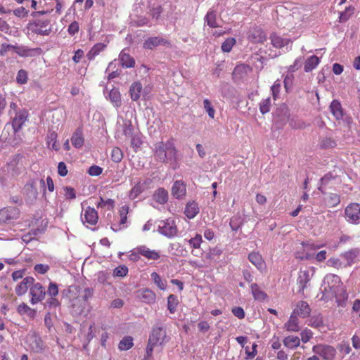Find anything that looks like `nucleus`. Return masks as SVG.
<instances>
[{"label": "nucleus", "mask_w": 360, "mask_h": 360, "mask_svg": "<svg viewBox=\"0 0 360 360\" xmlns=\"http://www.w3.org/2000/svg\"><path fill=\"white\" fill-rule=\"evenodd\" d=\"M123 133L127 137L134 136V127L130 120H124L123 124Z\"/></svg>", "instance_id": "obj_45"}, {"label": "nucleus", "mask_w": 360, "mask_h": 360, "mask_svg": "<svg viewBox=\"0 0 360 360\" xmlns=\"http://www.w3.org/2000/svg\"><path fill=\"white\" fill-rule=\"evenodd\" d=\"M123 158L122 150L119 148H115L112 150L111 159L115 162H120Z\"/></svg>", "instance_id": "obj_51"}, {"label": "nucleus", "mask_w": 360, "mask_h": 360, "mask_svg": "<svg viewBox=\"0 0 360 360\" xmlns=\"http://www.w3.org/2000/svg\"><path fill=\"white\" fill-rule=\"evenodd\" d=\"M312 351L324 360H333L336 355L335 347L328 345L318 344L313 347Z\"/></svg>", "instance_id": "obj_7"}, {"label": "nucleus", "mask_w": 360, "mask_h": 360, "mask_svg": "<svg viewBox=\"0 0 360 360\" xmlns=\"http://www.w3.org/2000/svg\"><path fill=\"white\" fill-rule=\"evenodd\" d=\"M345 217L347 222L358 224L360 222V204L352 202L345 210Z\"/></svg>", "instance_id": "obj_6"}, {"label": "nucleus", "mask_w": 360, "mask_h": 360, "mask_svg": "<svg viewBox=\"0 0 360 360\" xmlns=\"http://www.w3.org/2000/svg\"><path fill=\"white\" fill-rule=\"evenodd\" d=\"M16 82L20 84H24L27 82V73L25 70H20L18 72Z\"/></svg>", "instance_id": "obj_55"}, {"label": "nucleus", "mask_w": 360, "mask_h": 360, "mask_svg": "<svg viewBox=\"0 0 360 360\" xmlns=\"http://www.w3.org/2000/svg\"><path fill=\"white\" fill-rule=\"evenodd\" d=\"M142 91V85L139 82H134L129 89V94L131 98L133 101H137L140 98V95Z\"/></svg>", "instance_id": "obj_33"}, {"label": "nucleus", "mask_w": 360, "mask_h": 360, "mask_svg": "<svg viewBox=\"0 0 360 360\" xmlns=\"http://www.w3.org/2000/svg\"><path fill=\"white\" fill-rule=\"evenodd\" d=\"M309 326L314 328H320L323 326V318L321 316L318 315L311 318Z\"/></svg>", "instance_id": "obj_50"}, {"label": "nucleus", "mask_w": 360, "mask_h": 360, "mask_svg": "<svg viewBox=\"0 0 360 360\" xmlns=\"http://www.w3.org/2000/svg\"><path fill=\"white\" fill-rule=\"evenodd\" d=\"M300 343V340L297 336L290 335L284 338L283 344L285 347L295 349L297 348Z\"/></svg>", "instance_id": "obj_37"}, {"label": "nucleus", "mask_w": 360, "mask_h": 360, "mask_svg": "<svg viewBox=\"0 0 360 360\" xmlns=\"http://www.w3.org/2000/svg\"><path fill=\"white\" fill-rule=\"evenodd\" d=\"M285 328L288 331L298 332L300 328L298 323L297 316L292 313L288 321L285 323Z\"/></svg>", "instance_id": "obj_26"}, {"label": "nucleus", "mask_w": 360, "mask_h": 360, "mask_svg": "<svg viewBox=\"0 0 360 360\" xmlns=\"http://www.w3.org/2000/svg\"><path fill=\"white\" fill-rule=\"evenodd\" d=\"M38 187L43 190V195H45L46 184L43 179H30L24 186L22 194L27 203L32 205L36 202L39 194Z\"/></svg>", "instance_id": "obj_2"}, {"label": "nucleus", "mask_w": 360, "mask_h": 360, "mask_svg": "<svg viewBox=\"0 0 360 360\" xmlns=\"http://www.w3.org/2000/svg\"><path fill=\"white\" fill-rule=\"evenodd\" d=\"M47 294L50 297H56L58 294V285L56 283L50 282L48 290H47Z\"/></svg>", "instance_id": "obj_58"}, {"label": "nucleus", "mask_w": 360, "mask_h": 360, "mask_svg": "<svg viewBox=\"0 0 360 360\" xmlns=\"http://www.w3.org/2000/svg\"><path fill=\"white\" fill-rule=\"evenodd\" d=\"M251 292L255 300L259 301H264L267 299L268 296L266 292L260 290L257 283H252L250 285Z\"/></svg>", "instance_id": "obj_29"}, {"label": "nucleus", "mask_w": 360, "mask_h": 360, "mask_svg": "<svg viewBox=\"0 0 360 360\" xmlns=\"http://www.w3.org/2000/svg\"><path fill=\"white\" fill-rule=\"evenodd\" d=\"M98 214L95 209L88 207L84 213H82L81 219L83 224L87 223L90 225H95L98 222Z\"/></svg>", "instance_id": "obj_15"}, {"label": "nucleus", "mask_w": 360, "mask_h": 360, "mask_svg": "<svg viewBox=\"0 0 360 360\" xmlns=\"http://www.w3.org/2000/svg\"><path fill=\"white\" fill-rule=\"evenodd\" d=\"M335 179V176L333 175L331 172H328L326 174H325L322 178L320 179V186H319L318 189L322 193H325L326 192L323 189V187L324 186L328 185L331 180H333Z\"/></svg>", "instance_id": "obj_42"}, {"label": "nucleus", "mask_w": 360, "mask_h": 360, "mask_svg": "<svg viewBox=\"0 0 360 360\" xmlns=\"http://www.w3.org/2000/svg\"><path fill=\"white\" fill-rule=\"evenodd\" d=\"M301 340L304 343L307 342L311 338L313 333L311 330L305 328L301 332Z\"/></svg>", "instance_id": "obj_62"}, {"label": "nucleus", "mask_w": 360, "mask_h": 360, "mask_svg": "<svg viewBox=\"0 0 360 360\" xmlns=\"http://www.w3.org/2000/svg\"><path fill=\"white\" fill-rule=\"evenodd\" d=\"M108 98L116 108L121 107L122 103L121 94L118 89L112 88L108 94Z\"/></svg>", "instance_id": "obj_21"}, {"label": "nucleus", "mask_w": 360, "mask_h": 360, "mask_svg": "<svg viewBox=\"0 0 360 360\" xmlns=\"http://www.w3.org/2000/svg\"><path fill=\"white\" fill-rule=\"evenodd\" d=\"M127 212H128L127 207H126V208L124 207H122V210H120V221L119 226H122V229L124 227V225L126 223L127 219Z\"/></svg>", "instance_id": "obj_61"}, {"label": "nucleus", "mask_w": 360, "mask_h": 360, "mask_svg": "<svg viewBox=\"0 0 360 360\" xmlns=\"http://www.w3.org/2000/svg\"><path fill=\"white\" fill-rule=\"evenodd\" d=\"M184 242L188 243L191 248L194 249H198L200 247V244L202 242V239L200 234H196L195 237L189 240L184 239Z\"/></svg>", "instance_id": "obj_44"}, {"label": "nucleus", "mask_w": 360, "mask_h": 360, "mask_svg": "<svg viewBox=\"0 0 360 360\" xmlns=\"http://www.w3.org/2000/svg\"><path fill=\"white\" fill-rule=\"evenodd\" d=\"M34 281V279L33 277H31V276L25 277V278H23L22 282L16 286L15 293L18 296H21V295H24L27 292L28 288L31 285H33Z\"/></svg>", "instance_id": "obj_19"}, {"label": "nucleus", "mask_w": 360, "mask_h": 360, "mask_svg": "<svg viewBox=\"0 0 360 360\" xmlns=\"http://www.w3.org/2000/svg\"><path fill=\"white\" fill-rule=\"evenodd\" d=\"M15 53L21 57H34L40 56L43 51L39 47L31 49L25 46H15Z\"/></svg>", "instance_id": "obj_13"}, {"label": "nucleus", "mask_w": 360, "mask_h": 360, "mask_svg": "<svg viewBox=\"0 0 360 360\" xmlns=\"http://www.w3.org/2000/svg\"><path fill=\"white\" fill-rule=\"evenodd\" d=\"M270 39L273 46L277 49H281L285 46H288L291 43V40L290 39L282 38L275 33L271 34Z\"/></svg>", "instance_id": "obj_22"}, {"label": "nucleus", "mask_w": 360, "mask_h": 360, "mask_svg": "<svg viewBox=\"0 0 360 360\" xmlns=\"http://www.w3.org/2000/svg\"><path fill=\"white\" fill-rule=\"evenodd\" d=\"M142 192L141 185L140 183L136 184L129 192V198L135 199Z\"/></svg>", "instance_id": "obj_56"}, {"label": "nucleus", "mask_w": 360, "mask_h": 360, "mask_svg": "<svg viewBox=\"0 0 360 360\" xmlns=\"http://www.w3.org/2000/svg\"><path fill=\"white\" fill-rule=\"evenodd\" d=\"M159 233L167 238H172L176 235L177 228L174 220L167 219L159 223Z\"/></svg>", "instance_id": "obj_8"}, {"label": "nucleus", "mask_w": 360, "mask_h": 360, "mask_svg": "<svg viewBox=\"0 0 360 360\" xmlns=\"http://www.w3.org/2000/svg\"><path fill=\"white\" fill-rule=\"evenodd\" d=\"M329 108L331 113L336 118V120H340L343 118V109L339 101L333 100L330 103Z\"/></svg>", "instance_id": "obj_20"}, {"label": "nucleus", "mask_w": 360, "mask_h": 360, "mask_svg": "<svg viewBox=\"0 0 360 360\" xmlns=\"http://www.w3.org/2000/svg\"><path fill=\"white\" fill-rule=\"evenodd\" d=\"M120 60L122 66L126 68H132L135 65L134 59L129 53H125L124 50H122L120 53Z\"/></svg>", "instance_id": "obj_28"}, {"label": "nucleus", "mask_w": 360, "mask_h": 360, "mask_svg": "<svg viewBox=\"0 0 360 360\" xmlns=\"http://www.w3.org/2000/svg\"><path fill=\"white\" fill-rule=\"evenodd\" d=\"M30 295L32 296L31 303L35 304L44 300L46 295L45 288L39 283H33L30 290Z\"/></svg>", "instance_id": "obj_10"}, {"label": "nucleus", "mask_w": 360, "mask_h": 360, "mask_svg": "<svg viewBox=\"0 0 360 360\" xmlns=\"http://www.w3.org/2000/svg\"><path fill=\"white\" fill-rule=\"evenodd\" d=\"M205 21L207 25L210 27H217L218 25L216 20V11L210 9L205 17Z\"/></svg>", "instance_id": "obj_39"}, {"label": "nucleus", "mask_w": 360, "mask_h": 360, "mask_svg": "<svg viewBox=\"0 0 360 360\" xmlns=\"http://www.w3.org/2000/svg\"><path fill=\"white\" fill-rule=\"evenodd\" d=\"M139 252L146 257L148 259H158V252L155 251H150L149 249L146 248L144 246L140 247L138 248Z\"/></svg>", "instance_id": "obj_43"}, {"label": "nucleus", "mask_w": 360, "mask_h": 360, "mask_svg": "<svg viewBox=\"0 0 360 360\" xmlns=\"http://www.w3.org/2000/svg\"><path fill=\"white\" fill-rule=\"evenodd\" d=\"M203 107H204L205 111L207 112L209 117H211V118H214V117L215 111H214V109L212 107L210 100L205 99L203 101Z\"/></svg>", "instance_id": "obj_52"}, {"label": "nucleus", "mask_w": 360, "mask_h": 360, "mask_svg": "<svg viewBox=\"0 0 360 360\" xmlns=\"http://www.w3.org/2000/svg\"><path fill=\"white\" fill-rule=\"evenodd\" d=\"M186 194V185L181 180L175 181L172 188V195L176 199H182Z\"/></svg>", "instance_id": "obj_16"}, {"label": "nucleus", "mask_w": 360, "mask_h": 360, "mask_svg": "<svg viewBox=\"0 0 360 360\" xmlns=\"http://www.w3.org/2000/svg\"><path fill=\"white\" fill-rule=\"evenodd\" d=\"M319 148L323 150L333 148L337 146L336 141L330 137L322 138L319 143Z\"/></svg>", "instance_id": "obj_34"}, {"label": "nucleus", "mask_w": 360, "mask_h": 360, "mask_svg": "<svg viewBox=\"0 0 360 360\" xmlns=\"http://www.w3.org/2000/svg\"><path fill=\"white\" fill-rule=\"evenodd\" d=\"M139 297L142 300V302L146 303L153 302L155 300V292L148 288L139 290Z\"/></svg>", "instance_id": "obj_25"}, {"label": "nucleus", "mask_w": 360, "mask_h": 360, "mask_svg": "<svg viewBox=\"0 0 360 360\" xmlns=\"http://www.w3.org/2000/svg\"><path fill=\"white\" fill-rule=\"evenodd\" d=\"M248 259L259 270H262L264 267V262L258 252H253L250 253L248 255Z\"/></svg>", "instance_id": "obj_27"}, {"label": "nucleus", "mask_w": 360, "mask_h": 360, "mask_svg": "<svg viewBox=\"0 0 360 360\" xmlns=\"http://www.w3.org/2000/svg\"><path fill=\"white\" fill-rule=\"evenodd\" d=\"M231 312L236 317H237L239 319H243L245 316L244 309L240 307H233L231 309Z\"/></svg>", "instance_id": "obj_60"}, {"label": "nucleus", "mask_w": 360, "mask_h": 360, "mask_svg": "<svg viewBox=\"0 0 360 360\" xmlns=\"http://www.w3.org/2000/svg\"><path fill=\"white\" fill-rule=\"evenodd\" d=\"M103 172V168L98 165H92L88 169V173L91 176H99Z\"/></svg>", "instance_id": "obj_63"}, {"label": "nucleus", "mask_w": 360, "mask_h": 360, "mask_svg": "<svg viewBox=\"0 0 360 360\" xmlns=\"http://www.w3.org/2000/svg\"><path fill=\"white\" fill-rule=\"evenodd\" d=\"M79 29V23L77 21H73L68 26V31L70 35H75L76 33L78 32Z\"/></svg>", "instance_id": "obj_64"}, {"label": "nucleus", "mask_w": 360, "mask_h": 360, "mask_svg": "<svg viewBox=\"0 0 360 360\" xmlns=\"http://www.w3.org/2000/svg\"><path fill=\"white\" fill-rule=\"evenodd\" d=\"M248 38L252 43H263L266 39V35L261 27L256 26L249 30Z\"/></svg>", "instance_id": "obj_11"}, {"label": "nucleus", "mask_w": 360, "mask_h": 360, "mask_svg": "<svg viewBox=\"0 0 360 360\" xmlns=\"http://www.w3.org/2000/svg\"><path fill=\"white\" fill-rule=\"evenodd\" d=\"M198 213L199 207L195 201H190L186 204L184 214L188 219L194 218Z\"/></svg>", "instance_id": "obj_23"}, {"label": "nucleus", "mask_w": 360, "mask_h": 360, "mask_svg": "<svg viewBox=\"0 0 360 360\" xmlns=\"http://www.w3.org/2000/svg\"><path fill=\"white\" fill-rule=\"evenodd\" d=\"M127 273L128 268L124 265H122L114 269L113 276L117 277H124L127 274Z\"/></svg>", "instance_id": "obj_53"}, {"label": "nucleus", "mask_w": 360, "mask_h": 360, "mask_svg": "<svg viewBox=\"0 0 360 360\" xmlns=\"http://www.w3.org/2000/svg\"><path fill=\"white\" fill-rule=\"evenodd\" d=\"M274 122L280 127L283 126L289 120L290 112L288 106L283 104L276 108V111L273 113Z\"/></svg>", "instance_id": "obj_9"}, {"label": "nucleus", "mask_w": 360, "mask_h": 360, "mask_svg": "<svg viewBox=\"0 0 360 360\" xmlns=\"http://www.w3.org/2000/svg\"><path fill=\"white\" fill-rule=\"evenodd\" d=\"M179 304V300L176 295L170 294L167 297V309L171 314H174L176 311V307Z\"/></svg>", "instance_id": "obj_35"}, {"label": "nucleus", "mask_w": 360, "mask_h": 360, "mask_svg": "<svg viewBox=\"0 0 360 360\" xmlns=\"http://www.w3.org/2000/svg\"><path fill=\"white\" fill-rule=\"evenodd\" d=\"M243 224V219L240 215H235L230 219L229 225L233 231H237Z\"/></svg>", "instance_id": "obj_40"}, {"label": "nucleus", "mask_w": 360, "mask_h": 360, "mask_svg": "<svg viewBox=\"0 0 360 360\" xmlns=\"http://www.w3.org/2000/svg\"><path fill=\"white\" fill-rule=\"evenodd\" d=\"M19 210L16 207H5L0 210V223H8L18 217Z\"/></svg>", "instance_id": "obj_14"}, {"label": "nucleus", "mask_w": 360, "mask_h": 360, "mask_svg": "<svg viewBox=\"0 0 360 360\" xmlns=\"http://www.w3.org/2000/svg\"><path fill=\"white\" fill-rule=\"evenodd\" d=\"M310 281L308 271L301 272L297 278V284L300 285L299 292H303L307 287V283Z\"/></svg>", "instance_id": "obj_31"}, {"label": "nucleus", "mask_w": 360, "mask_h": 360, "mask_svg": "<svg viewBox=\"0 0 360 360\" xmlns=\"http://www.w3.org/2000/svg\"><path fill=\"white\" fill-rule=\"evenodd\" d=\"M88 307L86 302L79 300L77 297L70 300V310L72 316H77L85 313V310Z\"/></svg>", "instance_id": "obj_12"}, {"label": "nucleus", "mask_w": 360, "mask_h": 360, "mask_svg": "<svg viewBox=\"0 0 360 360\" xmlns=\"http://www.w3.org/2000/svg\"><path fill=\"white\" fill-rule=\"evenodd\" d=\"M115 201L113 200H104L102 197H100V201L98 202V207H107L108 210L113 209Z\"/></svg>", "instance_id": "obj_49"}, {"label": "nucleus", "mask_w": 360, "mask_h": 360, "mask_svg": "<svg viewBox=\"0 0 360 360\" xmlns=\"http://www.w3.org/2000/svg\"><path fill=\"white\" fill-rule=\"evenodd\" d=\"M94 288L87 287V288H85L81 292V293L79 294V296H77V297L79 300L86 302V304L89 307V300L94 296Z\"/></svg>", "instance_id": "obj_36"}, {"label": "nucleus", "mask_w": 360, "mask_h": 360, "mask_svg": "<svg viewBox=\"0 0 360 360\" xmlns=\"http://www.w3.org/2000/svg\"><path fill=\"white\" fill-rule=\"evenodd\" d=\"M133 345V338L131 336H125L120 341L118 348L121 351H127L131 349Z\"/></svg>", "instance_id": "obj_38"}, {"label": "nucleus", "mask_w": 360, "mask_h": 360, "mask_svg": "<svg viewBox=\"0 0 360 360\" xmlns=\"http://www.w3.org/2000/svg\"><path fill=\"white\" fill-rule=\"evenodd\" d=\"M158 46V37H150L145 41L143 47L147 49H152Z\"/></svg>", "instance_id": "obj_57"}, {"label": "nucleus", "mask_w": 360, "mask_h": 360, "mask_svg": "<svg viewBox=\"0 0 360 360\" xmlns=\"http://www.w3.org/2000/svg\"><path fill=\"white\" fill-rule=\"evenodd\" d=\"M236 43V39L234 38H228L226 39L224 42L221 44V50L224 52H229L232 49L233 45Z\"/></svg>", "instance_id": "obj_47"}, {"label": "nucleus", "mask_w": 360, "mask_h": 360, "mask_svg": "<svg viewBox=\"0 0 360 360\" xmlns=\"http://www.w3.org/2000/svg\"><path fill=\"white\" fill-rule=\"evenodd\" d=\"M176 153L173 143L167 141L165 144L159 146V162L168 164L169 167L175 169L177 166Z\"/></svg>", "instance_id": "obj_3"}, {"label": "nucleus", "mask_w": 360, "mask_h": 360, "mask_svg": "<svg viewBox=\"0 0 360 360\" xmlns=\"http://www.w3.org/2000/svg\"><path fill=\"white\" fill-rule=\"evenodd\" d=\"M323 293L321 299L335 297L337 300H347V294L344 289L340 278L335 274L326 275L320 288Z\"/></svg>", "instance_id": "obj_1"}, {"label": "nucleus", "mask_w": 360, "mask_h": 360, "mask_svg": "<svg viewBox=\"0 0 360 360\" xmlns=\"http://www.w3.org/2000/svg\"><path fill=\"white\" fill-rule=\"evenodd\" d=\"M320 59L316 56H310L304 63V71L306 72H311L319 64Z\"/></svg>", "instance_id": "obj_32"}, {"label": "nucleus", "mask_w": 360, "mask_h": 360, "mask_svg": "<svg viewBox=\"0 0 360 360\" xmlns=\"http://www.w3.org/2000/svg\"><path fill=\"white\" fill-rule=\"evenodd\" d=\"M27 28L32 33L38 35L47 36L51 32V26L49 19H35L30 21Z\"/></svg>", "instance_id": "obj_4"}, {"label": "nucleus", "mask_w": 360, "mask_h": 360, "mask_svg": "<svg viewBox=\"0 0 360 360\" xmlns=\"http://www.w3.org/2000/svg\"><path fill=\"white\" fill-rule=\"evenodd\" d=\"M110 278V274L105 271H99L97 274L98 283L103 285L110 284L109 279Z\"/></svg>", "instance_id": "obj_46"}, {"label": "nucleus", "mask_w": 360, "mask_h": 360, "mask_svg": "<svg viewBox=\"0 0 360 360\" xmlns=\"http://www.w3.org/2000/svg\"><path fill=\"white\" fill-rule=\"evenodd\" d=\"M44 305L45 309L48 308L49 310H53L60 308V302L56 297H50L46 300Z\"/></svg>", "instance_id": "obj_41"}, {"label": "nucleus", "mask_w": 360, "mask_h": 360, "mask_svg": "<svg viewBox=\"0 0 360 360\" xmlns=\"http://www.w3.org/2000/svg\"><path fill=\"white\" fill-rule=\"evenodd\" d=\"M72 146L75 148H81L84 143L82 127H77L72 135L70 139Z\"/></svg>", "instance_id": "obj_17"}, {"label": "nucleus", "mask_w": 360, "mask_h": 360, "mask_svg": "<svg viewBox=\"0 0 360 360\" xmlns=\"http://www.w3.org/2000/svg\"><path fill=\"white\" fill-rule=\"evenodd\" d=\"M342 257L347 261L348 265L356 262L358 257L360 256V249L354 248L342 254Z\"/></svg>", "instance_id": "obj_24"}, {"label": "nucleus", "mask_w": 360, "mask_h": 360, "mask_svg": "<svg viewBox=\"0 0 360 360\" xmlns=\"http://www.w3.org/2000/svg\"><path fill=\"white\" fill-rule=\"evenodd\" d=\"M271 98L268 97L259 103V110L262 114H266L270 111Z\"/></svg>", "instance_id": "obj_48"}, {"label": "nucleus", "mask_w": 360, "mask_h": 360, "mask_svg": "<svg viewBox=\"0 0 360 360\" xmlns=\"http://www.w3.org/2000/svg\"><path fill=\"white\" fill-rule=\"evenodd\" d=\"M18 312L20 314L31 315L34 314V310L30 308L26 304L22 303L18 307Z\"/></svg>", "instance_id": "obj_54"}, {"label": "nucleus", "mask_w": 360, "mask_h": 360, "mask_svg": "<svg viewBox=\"0 0 360 360\" xmlns=\"http://www.w3.org/2000/svg\"><path fill=\"white\" fill-rule=\"evenodd\" d=\"M28 112L25 109L19 110L15 113V116L12 119V128L13 129L15 140L21 141L19 132L23 124L27 121Z\"/></svg>", "instance_id": "obj_5"}, {"label": "nucleus", "mask_w": 360, "mask_h": 360, "mask_svg": "<svg viewBox=\"0 0 360 360\" xmlns=\"http://www.w3.org/2000/svg\"><path fill=\"white\" fill-rule=\"evenodd\" d=\"M158 343V334L153 330V333L150 335L148 343L146 347V355L144 357H152L153 347Z\"/></svg>", "instance_id": "obj_30"}, {"label": "nucleus", "mask_w": 360, "mask_h": 360, "mask_svg": "<svg viewBox=\"0 0 360 360\" xmlns=\"http://www.w3.org/2000/svg\"><path fill=\"white\" fill-rule=\"evenodd\" d=\"M168 192L163 188H159V204H165L168 200Z\"/></svg>", "instance_id": "obj_59"}, {"label": "nucleus", "mask_w": 360, "mask_h": 360, "mask_svg": "<svg viewBox=\"0 0 360 360\" xmlns=\"http://www.w3.org/2000/svg\"><path fill=\"white\" fill-rule=\"evenodd\" d=\"M311 309L308 303L305 301H300L296 308L293 310L292 313L297 316H302L303 318L308 317L310 314Z\"/></svg>", "instance_id": "obj_18"}]
</instances>
